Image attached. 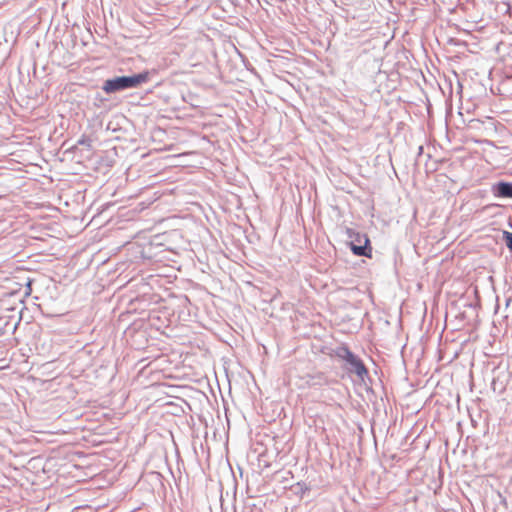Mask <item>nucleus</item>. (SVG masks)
Here are the masks:
<instances>
[{"instance_id": "nucleus-4", "label": "nucleus", "mask_w": 512, "mask_h": 512, "mask_svg": "<svg viewBox=\"0 0 512 512\" xmlns=\"http://www.w3.org/2000/svg\"><path fill=\"white\" fill-rule=\"evenodd\" d=\"M1 310L7 312L0 316V319L6 320H21L23 318V303L17 302L12 304L10 299L4 300L1 303Z\"/></svg>"}, {"instance_id": "nucleus-3", "label": "nucleus", "mask_w": 512, "mask_h": 512, "mask_svg": "<svg viewBox=\"0 0 512 512\" xmlns=\"http://www.w3.org/2000/svg\"><path fill=\"white\" fill-rule=\"evenodd\" d=\"M336 355L345 360L350 366L351 371L355 372L359 377H363L368 373L363 362L357 358L347 347H339L336 350Z\"/></svg>"}, {"instance_id": "nucleus-5", "label": "nucleus", "mask_w": 512, "mask_h": 512, "mask_svg": "<svg viewBox=\"0 0 512 512\" xmlns=\"http://www.w3.org/2000/svg\"><path fill=\"white\" fill-rule=\"evenodd\" d=\"M497 195L500 197H512V183L500 182L497 185Z\"/></svg>"}, {"instance_id": "nucleus-2", "label": "nucleus", "mask_w": 512, "mask_h": 512, "mask_svg": "<svg viewBox=\"0 0 512 512\" xmlns=\"http://www.w3.org/2000/svg\"><path fill=\"white\" fill-rule=\"evenodd\" d=\"M349 237L352 239L350 248L355 255L371 257L372 247L366 234L349 231Z\"/></svg>"}, {"instance_id": "nucleus-1", "label": "nucleus", "mask_w": 512, "mask_h": 512, "mask_svg": "<svg viewBox=\"0 0 512 512\" xmlns=\"http://www.w3.org/2000/svg\"><path fill=\"white\" fill-rule=\"evenodd\" d=\"M149 79L148 72L132 75V76H121L114 79H108L104 82L103 90L106 93H114L127 88H135L146 83Z\"/></svg>"}, {"instance_id": "nucleus-6", "label": "nucleus", "mask_w": 512, "mask_h": 512, "mask_svg": "<svg viewBox=\"0 0 512 512\" xmlns=\"http://www.w3.org/2000/svg\"><path fill=\"white\" fill-rule=\"evenodd\" d=\"M505 238L507 247L512 251V233L506 232Z\"/></svg>"}]
</instances>
